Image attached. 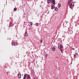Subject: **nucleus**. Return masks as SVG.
<instances>
[{
  "label": "nucleus",
  "instance_id": "393cba45",
  "mask_svg": "<svg viewBox=\"0 0 79 79\" xmlns=\"http://www.w3.org/2000/svg\"><path fill=\"white\" fill-rule=\"evenodd\" d=\"M52 1H55V0H52Z\"/></svg>",
  "mask_w": 79,
  "mask_h": 79
},
{
  "label": "nucleus",
  "instance_id": "f3484780",
  "mask_svg": "<svg viewBox=\"0 0 79 79\" xmlns=\"http://www.w3.org/2000/svg\"><path fill=\"white\" fill-rule=\"evenodd\" d=\"M70 34L73 33V31L72 30H70Z\"/></svg>",
  "mask_w": 79,
  "mask_h": 79
},
{
  "label": "nucleus",
  "instance_id": "dca6fc26",
  "mask_svg": "<svg viewBox=\"0 0 79 79\" xmlns=\"http://www.w3.org/2000/svg\"><path fill=\"white\" fill-rule=\"evenodd\" d=\"M30 24L31 25V26H32V22H30Z\"/></svg>",
  "mask_w": 79,
  "mask_h": 79
},
{
  "label": "nucleus",
  "instance_id": "0eeeda50",
  "mask_svg": "<svg viewBox=\"0 0 79 79\" xmlns=\"http://www.w3.org/2000/svg\"><path fill=\"white\" fill-rule=\"evenodd\" d=\"M52 1L50 0H48V1H47L48 3H50Z\"/></svg>",
  "mask_w": 79,
  "mask_h": 79
},
{
  "label": "nucleus",
  "instance_id": "ddd939ff",
  "mask_svg": "<svg viewBox=\"0 0 79 79\" xmlns=\"http://www.w3.org/2000/svg\"><path fill=\"white\" fill-rule=\"evenodd\" d=\"M69 7L70 8H72V6L71 5H70L69 4Z\"/></svg>",
  "mask_w": 79,
  "mask_h": 79
},
{
  "label": "nucleus",
  "instance_id": "f03ea898",
  "mask_svg": "<svg viewBox=\"0 0 79 79\" xmlns=\"http://www.w3.org/2000/svg\"><path fill=\"white\" fill-rule=\"evenodd\" d=\"M62 47V46L60 44H59L58 45V48H61Z\"/></svg>",
  "mask_w": 79,
  "mask_h": 79
},
{
  "label": "nucleus",
  "instance_id": "4468645a",
  "mask_svg": "<svg viewBox=\"0 0 79 79\" xmlns=\"http://www.w3.org/2000/svg\"><path fill=\"white\" fill-rule=\"evenodd\" d=\"M55 11H57L58 10V8H57V7H55Z\"/></svg>",
  "mask_w": 79,
  "mask_h": 79
},
{
  "label": "nucleus",
  "instance_id": "a211bd4d",
  "mask_svg": "<svg viewBox=\"0 0 79 79\" xmlns=\"http://www.w3.org/2000/svg\"><path fill=\"white\" fill-rule=\"evenodd\" d=\"M12 26V23H10V26Z\"/></svg>",
  "mask_w": 79,
  "mask_h": 79
},
{
  "label": "nucleus",
  "instance_id": "5701e85b",
  "mask_svg": "<svg viewBox=\"0 0 79 79\" xmlns=\"http://www.w3.org/2000/svg\"><path fill=\"white\" fill-rule=\"evenodd\" d=\"M74 57H76V54H74Z\"/></svg>",
  "mask_w": 79,
  "mask_h": 79
},
{
  "label": "nucleus",
  "instance_id": "412c9836",
  "mask_svg": "<svg viewBox=\"0 0 79 79\" xmlns=\"http://www.w3.org/2000/svg\"><path fill=\"white\" fill-rule=\"evenodd\" d=\"M45 56L46 57H47L48 56V54H46Z\"/></svg>",
  "mask_w": 79,
  "mask_h": 79
},
{
  "label": "nucleus",
  "instance_id": "9d476101",
  "mask_svg": "<svg viewBox=\"0 0 79 79\" xmlns=\"http://www.w3.org/2000/svg\"><path fill=\"white\" fill-rule=\"evenodd\" d=\"M51 3H53V4H55V1H52Z\"/></svg>",
  "mask_w": 79,
  "mask_h": 79
},
{
  "label": "nucleus",
  "instance_id": "a878e982",
  "mask_svg": "<svg viewBox=\"0 0 79 79\" xmlns=\"http://www.w3.org/2000/svg\"><path fill=\"white\" fill-rule=\"evenodd\" d=\"M25 79H28L27 78H25Z\"/></svg>",
  "mask_w": 79,
  "mask_h": 79
},
{
  "label": "nucleus",
  "instance_id": "9b49d317",
  "mask_svg": "<svg viewBox=\"0 0 79 79\" xmlns=\"http://www.w3.org/2000/svg\"><path fill=\"white\" fill-rule=\"evenodd\" d=\"M74 4L73 3V2H72L71 3V4L70 5H72V6H74Z\"/></svg>",
  "mask_w": 79,
  "mask_h": 79
},
{
  "label": "nucleus",
  "instance_id": "b1692460",
  "mask_svg": "<svg viewBox=\"0 0 79 79\" xmlns=\"http://www.w3.org/2000/svg\"><path fill=\"white\" fill-rule=\"evenodd\" d=\"M72 50H74V48H72Z\"/></svg>",
  "mask_w": 79,
  "mask_h": 79
},
{
  "label": "nucleus",
  "instance_id": "aec40b11",
  "mask_svg": "<svg viewBox=\"0 0 79 79\" xmlns=\"http://www.w3.org/2000/svg\"><path fill=\"white\" fill-rule=\"evenodd\" d=\"M36 26H39V24L37 23L36 24Z\"/></svg>",
  "mask_w": 79,
  "mask_h": 79
},
{
  "label": "nucleus",
  "instance_id": "6e6552de",
  "mask_svg": "<svg viewBox=\"0 0 79 79\" xmlns=\"http://www.w3.org/2000/svg\"><path fill=\"white\" fill-rule=\"evenodd\" d=\"M52 51H55V48L54 47L52 48Z\"/></svg>",
  "mask_w": 79,
  "mask_h": 79
},
{
  "label": "nucleus",
  "instance_id": "4be33fe9",
  "mask_svg": "<svg viewBox=\"0 0 79 79\" xmlns=\"http://www.w3.org/2000/svg\"><path fill=\"white\" fill-rule=\"evenodd\" d=\"M60 51H61V52H62V49H61V48H60Z\"/></svg>",
  "mask_w": 79,
  "mask_h": 79
},
{
  "label": "nucleus",
  "instance_id": "7ed1b4c3",
  "mask_svg": "<svg viewBox=\"0 0 79 79\" xmlns=\"http://www.w3.org/2000/svg\"><path fill=\"white\" fill-rule=\"evenodd\" d=\"M18 77L19 78H21V74L20 73H19L18 74Z\"/></svg>",
  "mask_w": 79,
  "mask_h": 79
},
{
  "label": "nucleus",
  "instance_id": "f8f14e48",
  "mask_svg": "<svg viewBox=\"0 0 79 79\" xmlns=\"http://www.w3.org/2000/svg\"><path fill=\"white\" fill-rule=\"evenodd\" d=\"M25 36H27V33H26V32H25Z\"/></svg>",
  "mask_w": 79,
  "mask_h": 79
},
{
  "label": "nucleus",
  "instance_id": "6ab92c4d",
  "mask_svg": "<svg viewBox=\"0 0 79 79\" xmlns=\"http://www.w3.org/2000/svg\"><path fill=\"white\" fill-rule=\"evenodd\" d=\"M40 43H41V44H42V40H40Z\"/></svg>",
  "mask_w": 79,
  "mask_h": 79
},
{
  "label": "nucleus",
  "instance_id": "f257e3e1",
  "mask_svg": "<svg viewBox=\"0 0 79 79\" xmlns=\"http://www.w3.org/2000/svg\"><path fill=\"white\" fill-rule=\"evenodd\" d=\"M26 77L27 78H28V79H29V75L25 74L24 76L23 79H25V78H26Z\"/></svg>",
  "mask_w": 79,
  "mask_h": 79
},
{
  "label": "nucleus",
  "instance_id": "20e7f679",
  "mask_svg": "<svg viewBox=\"0 0 79 79\" xmlns=\"http://www.w3.org/2000/svg\"><path fill=\"white\" fill-rule=\"evenodd\" d=\"M72 1V0H69L68 4V5H69V4H70V3H71V2Z\"/></svg>",
  "mask_w": 79,
  "mask_h": 79
},
{
  "label": "nucleus",
  "instance_id": "423d86ee",
  "mask_svg": "<svg viewBox=\"0 0 79 79\" xmlns=\"http://www.w3.org/2000/svg\"><path fill=\"white\" fill-rule=\"evenodd\" d=\"M60 6H61V4L60 3L58 4V8H60Z\"/></svg>",
  "mask_w": 79,
  "mask_h": 79
},
{
  "label": "nucleus",
  "instance_id": "2eb2a0df",
  "mask_svg": "<svg viewBox=\"0 0 79 79\" xmlns=\"http://www.w3.org/2000/svg\"><path fill=\"white\" fill-rule=\"evenodd\" d=\"M16 10H17V9H16V8H15L14 9V11H16Z\"/></svg>",
  "mask_w": 79,
  "mask_h": 79
},
{
  "label": "nucleus",
  "instance_id": "1a4fd4ad",
  "mask_svg": "<svg viewBox=\"0 0 79 79\" xmlns=\"http://www.w3.org/2000/svg\"><path fill=\"white\" fill-rule=\"evenodd\" d=\"M15 41H13L12 43V45H14V44H15Z\"/></svg>",
  "mask_w": 79,
  "mask_h": 79
},
{
  "label": "nucleus",
  "instance_id": "39448f33",
  "mask_svg": "<svg viewBox=\"0 0 79 79\" xmlns=\"http://www.w3.org/2000/svg\"><path fill=\"white\" fill-rule=\"evenodd\" d=\"M51 8L52 9V10H53L54 8H55V6L53 5H52V6Z\"/></svg>",
  "mask_w": 79,
  "mask_h": 79
}]
</instances>
